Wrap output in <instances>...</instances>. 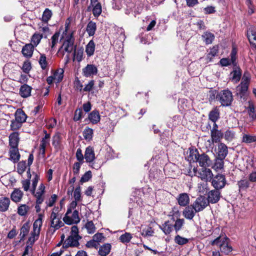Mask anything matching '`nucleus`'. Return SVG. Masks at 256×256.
Here are the masks:
<instances>
[{"label":"nucleus","instance_id":"1","mask_svg":"<svg viewBox=\"0 0 256 256\" xmlns=\"http://www.w3.org/2000/svg\"><path fill=\"white\" fill-rule=\"evenodd\" d=\"M188 158L190 161L197 162L202 168H208L212 166V161L205 153L200 154L197 149L190 150Z\"/></svg>","mask_w":256,"mask_h":256},{"label":"nucleus","instance_id":"2","mask_svg":"<svg viewBox=\"0 0 256 256\" xmlns=\"http://www.w3.org/2000/svg\"><path fill=\"white\" fill-rule=\"evenodd\" d=\"M250 74L246 72L242 78V81L236 88V94L241 99L246 100L248 96V89L250 85Z\"/></svg>","mask_w":256,"mask_h":256},{"label":"nucleus","instance_id":"3","mask_svg":"<svg viewBox=\"0 0 256 256\" xmlns=\"http://www.w3.org/2000/svg\"><path fill=\"white\" fill-rule=\"evenodd\" d=\"M229 238L226 236L222 238L220 236L218 237L211 242V244L212 246L216 245L219 246L220 250L222 253L228 255L232 250V246L229 244Z\"/></svg>","mask_w":256,"mask_h":256},{"label":"nucleus","instance_id":"4","mask_svg":"<svg viewBox=\"0 0 256 256\" xmlns=\"http://www.w3.org/2000/svg\"><path fill=\"white\" fill-rule=\"evenodd\" d=\"M216 98L224 106H229L233 100L232 92L228 90H224L220 92L216 95Z\"/></svg>","mask_w":256,"mask_h":256},{"label":"nucleus","instance_id":"5","mask_svg":"<svg viewBox=\"0 0 256 256\" xmlns=\"http://www.w3.org/2000/svg\"><path fill=\"white\" fill-rule=\"evenodd\" d=\"M74 38L73 36V33L68 34L63 42L62 48H64V52L70 54L73 52L74 56H76V46L74 45Z\"/></svg>","mask_w":256,"mask_h":256},{"label":"nucleus","instance_id":"6","mask_svg":"<svg viewBox=\"0 0 256 256\" xmlns=\"http://www.w3.org/2000/svg\"><path fill=\"white\" fill-rule=\"evenodd\" d=\"M59 208L55 206L52 210L50 214V226L54 230H58L64 226V223L60 220L61 216L58 214Z\"/></svg>","mask_w":256,"mask_h":256},{"label":"nucleus","instance_id":"7","mask_svg":"<svg viewBox=\"0 0 256 256\" xmlns=\"http://www.w3.org/2000/svg\"><path fill=\"white\" fill-rule=\"evenodd\" d=\"M72 212L70 209H68L67 211L63 218V221L65 224L68 225L72 224H77L80 222V218L79 216L78 211L74 210L71 216H70Z\"/></svg>","mask_w":256,"mask_h":256},{"label":"nucleus","instance_id":"8","mask_svg":"<svg viewBox=\"0 0 256 256\" xmlns=\"http://www.w3.org/2000/svg\"><path fill=\"white\" fill-rule=\"evenodd\" d=\"M206 198L200 196L196 198L195 202L192 204L195 212H200L204 210L209 204Z\"/></svg>","mask_w":256,"mask_h":256},{"label":"nucleus","instance_id":"9","mask_svg":"<svg viewBox=\"0 0 256 256\" xmlns=\"http://www.w3.org/2000/svg\"><path fill=\"white\" fill-rule=\"evenodd\" d=\"M212 180V186L218 190L223 188L226 184L225 176L222 174L216 175Z\"/></svg>","mask_w":256,"mask_h":256},{"label":"nucleus","instance_id":"10","mask_svg":"<svg viewBox=\"0 0 256 256\" xmlns=\"http://www.w3.org/2000/svg\"><path fill=\"white\" fill-rule=\"evenodd\" d=\"M210 136L213 143L219 142L223 136V133L218 130V126L216 123L214 124L210 130Z\"/></svg>","mask_w":256,"mask_h":256},{"label":"nucleus","instance_id":"11","mask_svg":"<svg viewBox=\"0 0 256 256\" xmlns=\"http://www.w3.org/2000/svg\"><path fill=\"white\" fill-rule=\"evenodd\" d=\"M198 177L205 182H210L213 178L212 171L207 168H202L198 172Z\"/></svg>","mask_w":256,"mask_h":256},{"label":"nucleus","instance_id":"12","mask_svg":"<svg viewBox=\"0 0 256 256\" xmlns=\"http://www.w3.org/2000/svg\"><path fill=\"white\" fill-rule=\"evenodd\" d=\"M80 239L76 236H70L63 242L62 246L64 248L69 247L78 248L80 246L78 240Z\"/></svg>","mask_w":256,"mask_h":256},{"label":"nucleus","instance_id":"13","mask_svg":"<svg viewBox=\"0 0 256 256\" xmlns=\"http://www.w3.org/2000/svg\"><path fill=\"white\" fill-rule=\"evenodd\" d=\"M220 192L219 190L215 189L208 192L206 199L209 203L216 204L220 200Z\"/></svg>","mask_w":256,"mask_h":256},{"label":"nucleus","instance_id":"14","mask_svg":"<svg viewBox=\"0 0 256 256\" xmlns=\"http://www.w3.org/2000/svg\"><path fill=\"white\" fill-rule=\"evenodd\" d=\"M98 68L94 64H88L85 68H82V74L86 77H89L92 75H96L98 74Z\"/></svg>","mask_w":256,"mask_h":256},{"label":"nucleus","instance_id":"15","mask_svg":"<svg viewBox=\"0 0 256 256\" xmlns=\"http://www.w3.org/2000/svg\"><path fill=\"white\" fill-rule=\"evenodd\" d=\"M218 158L224 159L228 154V148L224 143L220 142L218 146Z\"/></svg>","mask_w":256,"mask_h":256},{"label":"nucleus","instance_id":"16","mask_svg":"<svg viewBox=\"0 0 256 256\" xmlns=\"http://www.w3.org/2000/svg\"><path fill=\"white\" fill-rule=\"evenodd\" d=\"M38 218L36 219L33 224V230L32 232L40 234L41 227L42 224L44 215L42 214H40L38 215Z\"/></svg>","mask_w":256,"mask_h":256},{"label":"nucleus","instance_id":"17","mask_svg":"<svg viewBox=\"0 0 256 256\" xmlns=\"http://www.w3.org/2000/svg\"><path fill=\"white\" fill-rule=\"evenodd\" d=\"M247 37L250 44L256 48V31L254 27L251 26L248 28Z\"/></svg>","mask_w":256,"mask_h":256},{"label":"nucleus","instance_id":"18","mask_svg":"<svg viewBox=\"0 0 256 256\" xmlns=\"http://www.w3.org/2000/svg\"><path fill=\"white\" fill-rule=\"evenodd\" d=\"M84 157L86 162L90 163L94 160L95 154L92 147L89 146L86 148Z\"/></svg>","mask_w":256,"mask_h":256},{"label":"nucleus","instance_id":"19","mask_svg":"<svg viewBox=\"0 0 256 256\" xmlns=\"http://www.w3.org/2000/svg\"><path fill=\"white\" fill-rule=\"evenodd\" d=\"M34 46L31 44H26L22 48V52L24 56L26 58H31L32 56Z\"/></svg>","mask_w":256,"mask_h":256},{"label":"nucleus","instance_id":"20","mask_svg":"<svg viewBox=\"0 0 256 256\" xmlns=\"http://www.w3.org/2000/svg\"><path fill=\"white\" fill-rule=\"evenodd\" d=\"M159 228L166 235H168L172 231L174 226L170 220H166L162 225H159Z\"/></svg>","mask_w":256,"mask_h":256},{"label":"nucleus","instance_id":"21","mask_svg":"<svg viewBox=\"0 0 256 256\" xmlns=\"http://www.w3.org/2000/svg\"><path fill=\"white\" fill-rule=\"evenodd\" d=\"M176 199L178 204L182 206H186L190 202L189 196L186 193L180 194Z\"/></svg>","mask_w":256,"mask_h":256},{"label":"nucleus","instance_id":"22","mask_svg":"<svg viewBox=\"0 0 256 256\" xmlns=\"http://www.w3.org/2000/svg\"><path fill=\"white\" fill-rule=\"evenodd\" d=\"M19 142L18 133L14 132L9 136V143L10 148H18Z\"/></svg>","mask_w":256,"mask_h":256},{"label":"nucleus","instance_id":"23","mask_svg":"<svg viewBox=\"0 0 256 256\" xmlns=\"http://www.w3.org/2000/svg\"><path fill=\"white\" fill-rule=\"evenodd\" d=\"M196 212H195L193 206H192V205H191L190 206L186 207L182 212V214L186 219L192 220Z\"/></svg>","mask_w":256,"mask_h":256},{"label":"nucleus","instance_id":"24","mask_svg":"<svg viewBox=\"0 0 256 256\" xmlns=\"http://www.w3.org/2000/svg\"><path fill=\"white\" fill-rule=\"evenodd\" d=\"M230 74L232 75V80L234 81L235 82H238L240 81L242 76V70L240 68L237 66H234V70L231 72Z\"/></svg>","mask_w":256,"mask_h":256},{"label":"nucleus","instance_id":"25","mask_svg":"<svg viewBox=\"0 0 256 256\" xmlns=\"http://www.w3.org/2000/svg\"><path fill=\"white\" fill-rule=\"evenodd\" d=\"M10 159L14 163L17 162L20 158V154L18 148H10Z\"/></svg>","mask_w":256,"mask_h":256},{"label":"nucleus","instance_id":"26","mask_svg":"<svg viewBox=\"0 0 256 256\" xmlns=\"http://www.w3.org/2000/svg\"><path fill=\"white\" fill-rule=\"evenodd\" d=\"M32 87L24 84L21 86L20 90V94L22 98H28L30 95Z\"/></svg>","mask_w":256,"mask_h":256},{"label":"nucleus","instance_id":"27","mask_svg":"<svg viewBox=\"0 0 256 256\" xmlns=\"http://www.w3.org/2000/svg\"><path fill=\"white\" fill-rule=\"evenodd\" d=\"M112 246L110 244H105L99 248L98 254L100 256H106L110 252Z\"/></svg>","mask_w":256,"mask_h":256},{"label":"nucleus","instance_id":"28","mask_svg":"<svg viewBox=\"0 0 256 256\" xmlns=\"http://www.w3.org/2000/svg\"><path fill=\"white\" fill-rule=\"evenodd\" d=\"M209 119L214 122V124L216 123V122L220 118V110L217 107L214 108L209 113Z\"/></svg>","mask_w":256,"mask_h":256},{"label":"nucleus","instance_id":"29","mask_svg":"<svg viewBox=\"0 0 256 256\" xmlns=\"http://www.w3.org/2000/svg\"><path fill=\"white\" fill-rule=\"evenodd\" d=\"M14 116L15 119L22 124L26 122L27 118L26 114L21 109H18L16 110Z\"/></svg>","mask_w":256,"mask_h":256},{"label":"nucleus","instance_id":"30","mask_svg":"<svg viewBox=\"0 0 256 256\" xmlns=\"http://www.w3.org/2000/svg\"><path fill=\"white\" fill-rule=\"evenodd\" d=\"M10 204V200L6 197H2L0 198V211L4 212L6 211Z\"/></svg>","mask_w":256,"mask_h":256},{"label":"nucleus","instance_id":"31","mask_svg":"<svg viewBox=\"0 0 256 256\" xmlns=\"http://www.w3.org/2000/svg\"><path fill=\"white\" fill-rule=\"evenodd\" d=\"M30 225L29 222H25L22 226L20 230V240H24L25 236L28 235L30 232Z\"/></svg>","mask_w":256,"mask_h":256},{"label":"nucleus","instance_id":"32","mask_svg":"<svg viewBox=\"0 0 256 256\" xmlns=\"http://www.w3.org/2000/svg\"><path fill=\"white\" fill-rule=\"evenodd\" d=\"M23 196V192L18 188L14 189L11 194V198L14 202H19Z\"/></svg>","mask_w":256,"mask_h":256},{"label":"nucleus","instance_id":"33","mask_svg":"<svg viewBox=\"0 0 256 256\" xmlns=\"http://www.w3.org/2000/svg\"><path fill=\"white\" fill-rule=\"evenodd\" d=\"M88 118L93 124H96L100 120V116L98 110H93L88 115Z\"/></svg>","mask_w":256,"mask_h":256},{"label":"nucleus","instance_id":"34","mask_svg":"<svg viewBox=\"0 0 256 256\" xmlns=\"http://www.w3.org/2000/svg\"><path fill=\"white\" fill-rule=\"evenodd\" d=\"M224 159L216 157L214 164L212 166V168L214 170L218 171L224 168Z\"/></svg>","mask_w":256,"mask_h":256},{"label":"nucleus","instance_id":"35","mask_svg":"<svg viewBox=\"0 0 256 256\" xmlns=\"http://www.w3.org/2000/svg\"><path fill=\"white\" fill-rule=\"evenodd\" d=\"M96 30V22L90 21L86 26V31L89 36H92L94 34Z\"/></svg>","mask_w":256,"mask_h":256},{"label":"nucleus","instance_id":"36","mask_svg":"<svg viewBox=\"0 0 256 256\" xmlns=\"http://www.w3.org/2000/svg\"><path fill=\"white\" fill-rule=\"evenodd\" d=\"M95 50V44L93 40H91L89 42L88 44L86 46V52L88 56H92Z\"/></svg>","mask_w":256,"mask_h":256},{"label":"nucleus","instance_id":"37","mask_svg":"<svg viewBox=\"0 0 256 256\" xmlns=\"http://www.w3.org/2000/svg\"><path fill=\"white\" fill-rule=\"evenodd\" d=\"M42 38V34L35 32L31 38L30 44L34 45V47H36L40 44Z\"/></svg>","mask_w":256,"mask_h":256},{"label":"nucleus","instance_id":"38","mask_svg":"<svg viewBox=\"0 0 256 256\" xmlns=\"http://www.w3.org/2000/svg\"><path fill=\"white\" fill-rule=\"evenodd\" d=\"M202 37L204 39V41L206 44H212L214 38V34L210 32H204L202 36Z\"/></svg>","mask_w":256,"mask_h":256},{"label":"nucleus","instance_id":"39","mask_svg":"<svg viewBox=\"0 0 256 256\" xmlns=\"http://www.w3.org/2000/svg\"><path fill=\"white\" fill-rule=\"evenodd\" d=\"M64 77V70L62 69H59L56 70L53 75V78L56 83L60 82Z\"/></svg>","mask_w":256,"mask_h":256},{"label":"nucleus","instance_id":"40","mask_svg":"<svg viewBox=\"0 0 256 256\" xmlns=\"http://www.w3.org/2000/svg\"><path fill=\"white\" fill-rule=\"evenodd\" d=\"M250 182L248 180L243 179L238 182V185L240 190H246L250 187Z\"/></svg>","mask_w":256,"mask_h":256},{"label":"nucleus","instance_id":"41","mask_svg":"<svg viewBox=\"0 0 256 256\" xmlns=\"http://www.w3.org/2000/svg\"><path fill=\"white\" fill-rule=\"evenodd\" d=\"M38 63L41 67V68L44 70H46L48 66V63L46 60V54H40V57L38 60Z\"/></svg>","mask_w":256,"mask_h":256},{"label":"nucleus","instance_id":"42","mask_svg":"<svg viewBox=\"0 0 256 256\" xmlns=\"http://www.w3.org/2000/svg\"><path fill=\"white\" fill-rule=\"evenodd\" d=\"M93 136V130L86 127L83 132V136L84 139L86 140L90 141L92 140Z\"/></svg>","mask_w":256,"mask_h":256},{"label":"nucleus","instance_id":"43","mask_svg":"<svg viewBox=\"0 0 256 256\" xmlns=\"http://www.w3.org/2000/svg\"><path fill=\"white\" fill-rule=\"evenodd\" d=\"M174 241L176 244L178 245L182 246L188 243L189 240L178 234L175 236L174 238Z\"/></svg>","mask_w":256,"mask_h":256},{"label":"nucleus","instance_id":"44","mask_svg":"<svg viewBox=\"0 0 256 256\" xmlns=\"http://www.w3.org/2000/svg\"><path fill=\"white\" fill-rule=\"evenodd\" d=\"M184 224V220L183 218H177L175 220L174 224L173 225V226L176 233H177L182 229Z\"/></svg>","mask_w":256,"mask_h":256},{"label":"nucleus","instance_id":"45","mask_svg":"<svg viewBox=\"0 0 256 256\" xmlns=\"http://www.w3.org/2000/svg\"><path fill=\"white\" fill-rule=\"evenodd\" d=\"M40 234L31 232L30 236L26 242L27 246H30L32 248L34 242L38 238Z\"/></svg>","mask_w":256,"mask_h":256},{"label":"nucleus","instance_id":"46","mask_svg":"<svg viewBox=\"0 0 256 256\" xmlns=\"http://www.w3.org/2000/svg\"><path fill=\"white\" fill-rule=\"evenodd\" d=\"M242 141L246 144H250L256 142V136L244 134L243 135Z\"/></svg>","mask_w":256,"mask_h":256},{"label":"nucleus","instance_id":"47","mask_svg":"<svg viewBox=\"0 0 256 256\" xmlns=\"http://www.w3.org/2000/svg\"><path fill=\"white\" fill-rule=\"evenodd\" d=\"M88 233L91 234H94L96 230V228L94 224L92 221H88L85 224Z\"/></svg>","mask_w":256,"mask_h":256},{"label":"nucleus","instance_id":"48","mask_svg":"<svg viewBox=\"0 0 256 256\" xmlns=\"http://www.w3.org/2000/svg\"><path fill=\"white\" fill-rule=\"evenodd\" d=\"M29 207L26 204H22L18 208V213L21 216H24L29 210Z\"/></svg>","mask_w":256,"mask_h":256},{"label":"nucleus","instance_id":"49","mask_svg":"<svg viewBox=\"0 0 256 256\" xmlns=\"http://www.w3.org/2000/svg\"><path fill=\"white\" fill-rule=\"evenodd\" d=\"M50 140L42 138L40 146V152L44 156L46 152V148L49 144Z\"/></svg>","mask_w":256,"mask_h":256},{"label":"nucleus","instance_id":"50","mask_svg":"<svg viewBox=\"0 0 256 256\" xmlns=\"http://www.w3.org/2000/svg\"><path fill=\"white\" fill-rule=\"evenodd\" d=\"M26 168V161H21L17 164V172L20 174H22L24 172Z\"/></svg>","mask_w":256,"mask_h":256},{"label":"nucleus","instance_id":"51","mask_svg":"<svg viewBox=\"0 0 256 256\" xmlns=\"http://www.w3.org/2000/svg\"><path fill=\"white\" fill-rule=\"evenodd\" d=\"M40 180V176L36 174H35L34 177L32 180V186L30 189V192L32 194H34L38 184V182Z\"/></svg>","mask_w":256,"mask_h":256},{"label":"nucleus","instance_id":"52","mask_svg":"<svg viewBox=\"0 0 256 256\" xmlns=\"http://www.w3.org/2000/svg\"><path fill=\"white\" fill-rule=\"evenodd\" d=\"M132 238V234L128 232H126L120 237V240L122 243H128L130 242Z\"/></svg>","mask_w":256,"mask_h":256},{"label":"nucleus","instance_id":"53","mask_svg":"<svg viewBox=\"0 0 256 256\" xmlns=\"http://www.w3.org/2000/svg\"><path fill=\"white\" fill-rule=\"evenodd\" d=\"M22 126V124H21L18 121L16 120V119L14 120H12L11 121L10 124V130H16L20 128Z\"/></svg>","mask_w":256,"mask_h":256},{"label":"nucleus","instance_id":"54","mask_svg":"<svg viewBox=\"0 0 256 256\" xmlns=\"http://www.w3.org/2000/svg\"><path fill=\"white\" fill-rule=\"evenodd\" d=\"M60 144V137L59 134H55L52 138V145L54 148H58Z\"/></svg>","mask_w":256,"mask_h":256},{"label":"nucleus","instance_id":"55","mask_svg":"<svg viewBox=\"0 0 256 256\" xmlns=\"http://www.w3.org/2000/svg\"><path fill=\"white\" fill-rule=\"evenodd\" d=\"M52 13L50 10L46 8L43 12L42 19L44 22H47L51 18Z\"/></svg>","mask_w":256,"mask_h":256},{"label":"nucleus","instance_id":"56","mask_svg":"<svg viewBox=\"0 0 256 256\" xmlns=\"http://www.w3.org/2000/svg\"><path fill=\"white\" fill-rule=\"evenodd\" d=\"M92 14L95 17H98L102 12L101 4L94 6L92 9Z\"/></svg>","mask_w":256,"mask_h":256},{"label":"nucleus","instance_id":"57","mask_svg":"<svg viewBox=\"0 0 256 256\" xmlns=\"http://www.w3.org/2000/svg\"><path fill=\"white\" fill-rule=\"evenodd\" d=\"M60 36L59 32H56L52 37V44L50 45L52 50L54 49L56 44L58 42V37Z\"/></svg>","mask_w":256,"mask_h":256},{"label":"nucleus","instance_id":"58","mask_svg":"<svg viewBox=\"0 0 256 256\" xmlns=\"http://www.w3.org/2000/svg\"><path fill=\"white\" fill-rule=\"evenodd\" d=\"M99 245V243H98L95 240L92 239V240H89L86 242V246L88 248H94L96 249H98Z\"/></svg>","mask_w":256,"mask_h":256},{"label":"nucleus","instance_id":"59","mask_svg":"<svg viewBox=\"0 0 256 256\" xmlns=\"http://www.w3.org/2000/svg\"><path fill=\"white\" fill-rule=\"evenodd\" d=\"M236 50L234 49H232L230 54V58H229V60L234 66H237V63L236 62Z\"/></svg>","mask_w":256,"mask_h":256},{"label":"nucleus","instance_id":"60","mask_svg":"<svg viewBox=\"0 0 256 256\" xmlns=\"http://www.w3.org/2000/svg\"><path fill=\"white\" fill-rule=\"evenodd\" d=\"M234 137V132L230 130H227L224 134V138L228 141H232Z\"/></svg>","mask_w":256,"mask_h":256},{"label":"nucleus","instance_id":"61","mask_svg":"<svg viewBox=\"0 0 256 256\" xmlns=\"http://www.w3.org/2000/svg\"><path fill=\"white\" fill-rule=\"evenodd\" d=\"M92 175L90 171L86 172L81 178L80 182H84L88 181L92 178Z\"/></svg>","mask_w":256,"mask_h":256},{"label":"nucleus","instance_id":"62","mask_svg":"<svg viewBox=\"0 0 256 256\" xmlns=\"http://www.w3.org/2000/svg\"><path fill=\"white\" fill-rule=\"evenodd\" d=\"M82 110L81 108L76 109L74 112V120L76 122L81 119L82 115Z\"/></svg>","mask_w":256,"mask_h":256},{"label":"nucleus","instance_id":"63","mask_svg":"<svg viewBox=\"0 0 256 256\" xmlns=\"http://www.w3.org/2000/svg\"><path fill=\"white\" fill-rule=\"evenodd\" d=\"M208 182H200L198 184V189L200 192L204 193L206 190H208Z\"/></svg>","mask_w":256,"mask_h":256},{"label":"nucleus","instance_id":"64","mask_svg":"<svg viewBox=\"0 0 256 256\" xmlns=\"http://www.w3.org/2000/svg\"><path fill=\"white\" fill-rule=\"evenodd\" d=\"M80 196H81L80 187V186H78L76 188V189L74 191V200L76 201H79L80 198Z\"/></svg>","mask_w":256,"mask_h":256}]
</instances>
